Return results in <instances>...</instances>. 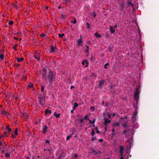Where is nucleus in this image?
Wrapping results in <instances>:
<instances>
[{"mask_svg":"<svg viewBox=\"0 0 159 159\" xmlns=\"http://www.w3.org/2000/svg\"><path fill=\"white\" fill-rule=\"evenodd\" d=\"M48 80L55 79L56 78V74L55 73L51 71H49L48 75Z\"/></svg>","mask_w":159,"mask_h":159,"instance_id":"obj_1","label":"nucleus"},{"mask_svg":"<svg viewBox=\"0 0 159 159\" xmlns=\"http://www.w3.org/2000/svg\"><path fill=\"white\" fill-rule=\"evenodd\" d=\"M139 86L137 87L136 88V92L134 93V98L135 100L137 101V99L139 98Z\"/></svg>","mask_w":159,"mask_h":159,"instance_id":"obj_2","label":"nucleus"},{"mask_svg":"<svg viewBox=\"0 0 159 159\" xmlns=\"http://www.w3.org/2000/svg\"><path fill=\"white\" fill-rule=\"evenodd\" d=\"M38 99L39 102V104L43 106L44 105L42 102H44L45 101V97L44 96H43L42 97H39Z\"/></svg>","mask_w":159,"mask_h":159,"instance_id":"obj_3","label":"nucleus"},{"mask_svg":"<svg viewBox=\"0 0 159 159\" xmlns=\"http://www.w3.org/2000/svg\"><path fill=\"white\" fill-rule=\"evenodd\" d=\"M121 6L122 11L124 13H125L126 11L127 10V8L125 7V3L122 2L120 5Z\"/></svg>","mask_w":159,"mask_h":159,"instance_id":"obj_4","label":"nucleus"},{"mask_svg":"<svg viewBox=\"0 0 159 159\" xmlns=\"http://www.w3.org/2000/svg\"><path fill=\"white\" fill-rule=\"evenodd\" d=\"M48 70L46 68H43L42 69V74L44 77H45L47 75Z\"/></svg>","mask_w":159,"mask_h":159,"instance_id":"obj_5","label":"nucleus"},{"mask_svg":"<svg viewBox=\"0 0 159 159\" xmlns=\"http://www.w3.org/2000/svg\"><path fill=\"white\" fill-rule=\"evenodd\" d=\"M34 57L35 59H37L38 61L39 60L40 55L38 52H36L34 53Z\"/></svg>","mask_w":159,"mask_h":159,"instance_id":"obj_6","label":"nucleus"},{"mask_svg":"<svg viewBox=\"0 0 159 159\" xmlns=\"http://www.w3.org/2000/svg\"><path fill=\"white\" fill-rule=\"evenodd\" d=\"M104 125H107V124L111 122V120H109L106 117H104Z\"/></svg>","mask_w":159,"mask_h":159,"instance_id":"obj_7","label":"nucleus"},{"mask_svg":"<svg viewBox=\"0 0 159 159\" xmlns=\"http://www.w3.org/2000/svg\"><path fill=\"white\" fill-rule=\"evenodd\" d=\"M43 132L44 134H45L48 131V127L46 125H43Z\"/></svg>","mask_w":159,"mask_h":159,"instance_id":"obj_8","label":"nucleus"},{"mask_svg":"<svg viewBox=\"0 0 159 159\" xmlns=\"http://www.w3.org/2000/svg\"><path fill=\"white\" fill-rule=\"evenodd\" d=\"M86 64V65L85 66V67H87L89 66V62L87 60H84L82 62V64L83 65H84L85 64Z\"/></svg>","mask_w":159,"mask_h":159,"instance_id":"obj_9","label":"nucleus"},{"mask_svg":"<svg viewBox=\"0 0 159 159\" xmlns=\"http://www.w3.org/2000/svg\"><path fill=\"white\" fill-rule=\"evenodd\" d=\"M104 80H100L98 84V87L100 88L104 84Z\"/></svg>","mask_w":159,"mask_h":159,"instance_id":"obj_10","label":"nucleus"},{"mask_svg":"<svg viewBox=\"0 0 159 159\" xmlns=\"http://www.w3.org/2000/svg\"><path fill=\"white\" fill-rule=\"evenodd\" d=\"M110 30L111 34H114L115 32V30L111 26H110Z\"/></svg>","mask_w":159,"mask_h":159,"instance_id":"obj_11","label":"nucleus"},{"mask_svg":"<svg viewBox=\"0 0 159 159\" xmlns=\"http://www.w3.org/2000/svg\"><path fill=\"white\" fill-rule=\"evenodd\" d=\"M86 48L84 49V51L86 53H88V54L87 55V57H88L89 54V47L87 45H86Z\"/></svg>","mask_w":159,"mask_h":159,"instance_id":"obj_12","label":"nucleus"},{"mask_svg":"<svg viewBox=\"0 0 159 159\" xmlns=\"http://www.w3.org/2000/svg\"><path fill=\"white\" fill-rule=\"evenodd\" d=\"M9 132H8L7 131H5L4 132L3 135H2V137H7L8 134H9Z\"/></svg>","mask_w":159,"mask_h":159,"instance_id":"obj_13","label":"nucleus"},{"mask_svg":"<svg viewBox=\"0 0 159 159\" xmlns=\"http://www.w3.org/2000/svg\"><path fill=\"white\" fill-rule=\"evenodd\" d=\"M51 48V51H50V53H52L55 52V50L56 49V48L53 46V45H52Z\"/></svg>","mask_w":159,"mask_h":159,"instance_id":"obj_14","label":"nucleus"},{"mask_svg":"<svg viewBox=\"0 0 159 159\" xmlns=\"http://www.w3.org/2000/svg\"><path fill=\"white\" fill-rule=\"evenodd\" d=\"M127 4L128 5V7L131 6V7L134 8V5L130 1H128L127 2Z\"/></svg>","mask_w":159,"mask_h":159,"instance_id":"obj_15","label":"nucleus"},{"mask_svg":"<svg viewBox=\"0 0 159 159\" xmlns=\"http://www.w3.org/2000/svg\"><path fill=\"white\" fill-rule=\"evenodd\" d=\"M125 120V123L122 122V124H123V127H125V128H126L127 127V120L126 119H124Z\"/></svg>","mask_w":159,"mask_h":159,"instance_id":"obj_16","label":"nucleus"},{"mask_svg":"<svg viewBox=\"0 0 159 159\" xmlns=\"http://www.w3.org/2000/svg\"><path fill=\"white\" fill-rule=\"evenodd\" d=\"M6 129L8 132H9L11 130V129L10 128V126L9 125L6 126Z\"/></svg>","mask_w":159,"mask_h":159,"instance_id":"obj_17","label":"nucleus"},{"mask_svg":"<svg viewBox=\"0 0 159 159\" xmlns=\"http://www.w3.org/2000/svg\"><path fill=\"white\" fill-rule=\"evenodd\" d=\"M101 152L100 151H98V152H95V155L96 156L98 157L99 156L101 155Z\"/></svg>","mask_w":159,"mask_h":159,"instance_id":"obj_18","label":"nucleus"},{"mask_svg":"<svg viewBox=\"0 0 159 159\" xmlns=\"http://www.w3.org/2000/svg\"><path fill=\"white\" fill-rule=\"evenodd\" d=\"M16 59L18 62H21L24 60V58L22 57H21L20 59L17 57H16Z\"/></svg>","mask_w":159,"mask_h":159,"instance_id":"obj_19","label":"nucleus"},{"mask_svg":"<svg viewBox=\"0 0 159 159\" xmlns=\"http://www.w3.org/2000/svg\"><path fill=\"white\" fill-rule=\"evenodd\" d=\"M113 126H115L116 127H118L120 126V124L119 122H117L116 123L114 122L113 123Z\"/></svg>","mask_w":159,"mask_h":159,"instance_id":"obj_20","label":"nucleus"},{"mask_svg":"<svg viewBox=\"0 0 159 159\" xmlns=\"http://www.w3.org/2000/svg\"><path fill=\"white\" fill-rule=\"evenodd\" d=\"M77 43L79 46H80L81 44L82 43V41L80 39H79L77 41Z\"/></svg>","mask_w":159,"mask_h":159,"instance_id":"obj_21","label":"nucleus"},{"mask_svg":"<svg viewBox=\"0 0 159 159\" xmlns=\"http://www.w3.org/2000/svg\"><path fill=\"white\" fill-rule=\"evenodd\" d=\"M54 115L57 118H59L60 117V114L59 113L57 114L56 112H55L54 113Z\"/></svg>","mask_w":159,"mask_h":159,"instance_id":"obj_22","label":"nucleus"},{"mask_svg":"<svg viewBox=\"0 0 159 159\" xmlns=\"http://www.w3.org/2000/svg\"><path fill=\"white\" fill-rule=\"evenodd\" d=\"M28 87L29 88H32L33 87V84L31 83H30L28 85Z\"/></svg>","mask_w":159,"mask_h":159,"instance_id":"obj_23","label":"nucleus"},{"mask_svg":"<svg viewBox=\"0 0 159 159\" xmlns=\"http://www.w3.org/2000/svg\"><path fill=\"white\" fill-rule=\"evenodd\" d=\"M95 36L96 37H99L101 38V34H98L97 33H96L95 34Z\"/></svg>","mask_w":159,"mask_h":159,"instance_id":"obj_24","label":"nucleus"},{"mask_svg":"<svg viewBox=\"0 0 159 159\" xmlns=\"http://www.w3.org/2000/svg\"><path fill=\"white\" fill-rule=\"evenodd\" d=\"M18 129L17 128H16L15 129V130L14 131V134L16 136L18 134Z\"/></svg>","mask_w":159,"mask_h":159,"instance_id":"obj_25","label":"nucleus"},{"mask_svg":"<svg viewBox=\"0 0 159 159\" xmlns=\"http://www.w3.org/2000/svg\"><path fill=\"white\" fill-rule=\"evenodd\" d=\"M119 148L120 149V152H123V149H124V147L123 146H122L121 145H120L119 146Z\"/></svg>","mask_w":159,"mask_h":159,"instance_id":"obj_26","label":"nucleus"},{"mask_svg":"<svg viewBox=\"0 0 159 159\" xmlns=\"http://www.w3.org/2000/svg\"><path fill=\"white\" fill-rule=\"evenodd\" d=\"M95 120H93V121H92L90 120H89V124H94V123L95 122Z\"/></svg>","mask_w":159,"mask_h":159,"instance_id":"obj_27","label":"nucleus"},{"mask_svg":"<svg viewBox=\"0 0 159 159\" xmlns=\"http://www.w3.org/2000/svg\"><path fill=\"white\" fill-rule=\"evenodd\" d=\"M1 114L3 115H5V114H6V111L4 110H2L1 111Z\"/></svg>","mask_w":159,"mask_h":159,"instance_id":"obj_28","label":"nucleus"},{"mask_svg":"<svg viewBox=\"0 0 159 159\" xmlns=\"http://www.w3.org/2000/svg\"><path fill=\"white\" fill-rule=\"evenodd\" d=\"M44 86H43L41 88V90L42 92H43L44 94V95H46V94L45 93V92L44 91Z\"/></svg>","mask_w":159,"mask_h":159,"instance_id":"obj_29","label":"nucleus"},{"mask_svg":"<svg viewBox=\"0 0 159 159\" xmlns=\"http://www.w3.org/2000/svg\"><path fill=\"white\" fill-rule=\"evenodd\" d=\"M5 156L6 157H10V154L9 153H6L5 154Z\"/></svg>","mask_w":159,"mask_h":159,"instance_id":"obj_30","label":"nucleus"},{"mask_svg":"<svg viewBox=\"0 0 159 159\" xmlns=\"http://www.w3.org/2000/svg\"><path fill=\"white\" fill-rule=\"evenodd\" d=\"M65 35V34L64 33H63L62 34H58V36L59 38H61L63 37Z\"/></svg>","mask_w":159,"mask_h":159,"instance_id":"obj_31","label":"nucleus"},{"mask_svg":"<svg viewBox=\"0 0 159 159\" xmlns=\"http://www.w3.org/2000/svg\"><path fill=\"white\" fill-rule=\"evenodd\" d=\"M95 134V132L94 131V130L93 129H92V132L91 133V135L92 137H93L94 135Z\"/></svg>","mask_w":159,"mask_h":159,"instance_id":"obj_32","label":"nucleus"},{"mask_svg":"<svg viewBox=\"0 0 159 159\" xmlns=\"http://www.w3.org/2000/svg\"><path fill=\"white\" fill-rule=\"evenodd\" d=\"M109 65V64L108 63H107L105 64L104 67L105 69H107V66Z\"/></svg>","mask_w":159,"mask_h":159,"instance_id":"obj_33","label":"nucleus"},{"mask_svg":"<svg viewBox=\"0 0 159 159\" xmlns=\"http://www.w3.org/2000/svg\"><path fill=\"white\" fill-rule=\"evenodd\" d=\"M90 109L92 111H94L95 109V107L94 106H91L90 108Z\"/></svg>","mask_w":159,"mask_h":159,"instance_id":"obj_34","label":"nucleus"},{"mask_svg":"<svg viewBox=\"0 0 159 159\" xmlns=\"http://www.w3.org/2000/svg\"><path fill=\"white\" fill-rule=\"evenodd\" d=\"M72 137V135H70L68 136L66 138V140L68 141L69 140V139Z\"/></svg>","mask_w":159,"mask_h":159,"instance_id":"obj_35","label":"nucleus"},{"mask_svg":"<svg viewBox=\"0 0 159 159\" xmlns=\"http://www.w3.org/2000/svg\"><path fill=\"white\" fill-rule=\"evenodd\" d=\"M108 48L109 51H110L111 52H112V48L111 47V46H109L108 47Z\"/></svg>","mask_w":159,"mask_h":159,"instance_id":"obj_36","label":"nucleus"},{"mask_svg":"<svg viewBox=\"0 0 159 159\" xmlns=\"http://www.w3.org/2000/svg\"><path fill=\"white\" fill-rule=\"evenodd\" d=\"M79 106L78 103L77 102H75L74 104V106L75 107H78Z\"/></svg>","mask_w":159,"mask_h":159,"instance_id":"obj_37","label":"nucleus"},{"mask_svg":"<svg viewBox=\"0 0 159 159\" xmlns=\"http://www.w3.org/2000/svg\"><path fill=\"white\" fill-rule=\"evenodd\" d=\"M15 34H17L18 36H21L22 35V34L20 32H19Z\"/></svg>","mask_w":159,"mask_h":159,"instance_id":"obj_38","label":"nucleus"},{"mask_svg":"<svg viewBox=\"0 0 159 159\" xmlns=\"http://www.w3.org/2000/svg\"><path fill=\"white\" fill-rule=\"evenodd\" d=\"M61 18L62 19L65 18L66 17V16L65 15H64L63 14H61Z\"/></svg>","mask_w":159,"mask_h":159,"instance_id":"obj_39","label":"nucleus"},{"mask_svg":"<svg viewBox=\"0 0 159 159\" xmlns=\"http://www.w3.org/2000/svg\"><path fill=\"white\" fill-rule=\"evenodd\" d=\"M0 58L2 59H3L4 58V55L2 54L0 55Z\"/></svg>","mask_w":159,"mask_h":159,"instance_id":"obj_40","label":"nucleus"},{"mask_svg":"<svg viewBox=\"0 0 159 159\" xmlns=\"http://www.w3.org/2000/svg\"><path fill=\"white\" fill-rule=\"evenodd\" d=\"M48 82H47V84H49V85H50L51 84H52V80H48Z\"/></svg>","mask_w":159,"mask_h":159,"instance_id":"obj_41","label":"nucleus"},{"mask_svg":"<svg viewBox=\"0 0 159 159\" xmlns=\"http://www.w3.org/2000/svg\"><path fill=\"white\" fill-rule=\"evenodd\" d=\"M115 129H114V128H113L112 129V133H111V134L113 136H114V132H115Z\"/></svg>","mask_w":159,"mask_h":159,"instance_id":"obj_42","label":"nucleus"},{"mask_svg":"<svg viewBox=\"0 0 159 159\" xmlns=\"http://www.w3.org/2000/svg\"><path fill=\"white\" fill-rule=\"evenodd\" d=\"M126 119H127V118H126H126H120V120H119V121H120V120H123V121H122V122H124V123H125V120H124V119H126Z\"/></svg>","mask_w":159,"mask_h":159,"instance_id":"obj_43","label":"nucleus"},{"mask_svg":"<svg viewBox=\"0 0 159 159\" xmlns=\"http://www.w3.org/2000/svg\"><path fill=\"white\" fill-rule=\"evenodd\" d=\"M13 23V21L12 20H10L9 22V24L10 25H12Z\"/></svg>","mask_w":159,"mask_h":159,"instance_id":"obj_44","label":"nucleus"},{"mask_svg":"<svg viewBox=\"0 0 159 159\" xmlns=\"http://www.w3.org/2000/svg\"><path fill=\"white\" fill-rule=\"evenodd\" d=\"M96 137L95 136V137H92L91 138V140L92 141H93L94 140H96Z\"/></svg>","mask_w":159,"mask_h":159,"instance_id":"obj_45","label":"nucleus"},{"mask_svg":"<svg viewBox=\"0 0 159 159\" xmlns=\"http://www.w3.org/2000/svg\"><path fill=\"white\" fill-rule=\"evenodd\" d=\"M71 23H73L74 24H75L76 23V19H75L74 20H73V21H72V22L71 21Z\"/></svg>","mask_w":159,"mask_h":159,"instance_id":"obj_46","label":"nucleus"},{"mask_svg":"<svg viewBox=\"0 0 159 159\" xmlns=\"http://www.w3.org/2000/svg\"><path fill=\"white\" fill-rule=\"evenodd\" d=\"M84 119L85 120H89V118L88 117V116H85L84 117Z\"/></svg>","mask_w":159,"mask_h":159,"instance_id":"obj_47","label":"nucleus"},{"mask_svg":"<svg viewBox=\"0 0 159 159\" xmlns=\"http://www.w3.org/2000/svg\"><path fill=\"white\" fill-rule=\"evenodd\" d=\"M107 116L108 117L110 118H111V114L109 113H107Z\"/></svg>","mask_w":159,"mask_h":159,"instance_id":"obj_48","label":"nucleus"},{"mask_svg":"<svg viewBox=\"0 0 159 159\" xmlns=\"http://www.w3.org/2000/svg\"><path fill=\"white\" fill-rule=\"evenodd\" d=\"M92 154H94V153H95V152H96V151L93 149H92Z\"/></svg>","mask_w":159,"mask_h":159,"instance_id":"obj_49","label":"nucleus"},{"mask_svg":"<svg viewBox=\"0 0 159 159\" xmlns=\"http://www.w3.org/2000/svg\"><path fill=\"white\" fill-rule=\"evenodd\" d=\"M45 142H46V143H48V144L49 145L50 144L49 143L50 142V141L49 140H45Z\"/></svg>","mask_w":159,"mask_h":159,"instance_id":"obj_50","label":"nucleus"},{"mask_svg":"<svg viewBox=\"0 0 159 159\" xmlns=\"http://www.w3.org/2000/svg\"><path fill=\"white\" fill-rule=\"evenodd\" d=\"M40 36L42 37H44L45 36V34H41Z\"/></svg>","mask_w":159,"mask_h":159,"instance_id":"obj_51","label":"nucleus"},{"mask_svg":"<svg viewBox=\"0 0 159 159\" xmlns=\"http://www.w3.org/2000/svg\"><path fill=\"white\" fill-rule=\"evenodd\" d=\"M14 65L15 66H16L17 67H18L20 65V64H19L18 63H16L14 64Z\"/></svg>","mask_w":159,"mask_h":159,"instance_id":"obj_52","label":"nucleus"},{"mask_svg":"<svg viewBox=\"0 0 159 159\" xmlns=\"http://www.w3.org/2000/svg\"><path fill=\"white\" fill-rule=\"evenodd\" d=\"M78 157V155L77 154H74V158H77Z\"/></svg>","mask_w":159,"mask_h":159,"instance_id":"obj_53","label":"nucleus"},{"mask_svg":"<svg viewBox=\"0 0 159 159\" xmlns=\"http://www.w3.org/2000/svg\"><path fill=\"white\" fill-rule=\"evenodd\" d=\"M108 106H109V102H107L105 104V106L107 107Z\"/></svg>","mask_w":159,"mask_h":159,"instance_id":"obj_54","label":"nucleus"},{"mask_svg":"<svg viewBox=\"0 0 159 159\" xmlns=\"http://www.w3.org/2000/svg\"><path fill=\"white\" fill-rule=\"evenodd\" d=\"M17 46V45L16 44L13 47V49H14L15 50H16Z\"/></svg>","mask_w":159,"mask_h":159,"instance_id":"obj_55","label":"nucleus"},{"mask_svg":"<svg viewBox=\"0 0 159 159\" xmlns=\"http://www.w3.org/2000/svg\"><path fill=\"white\" fill-rule=\"evenodd\" d=\"M48 109H46L45 111V114L46 115H47L48 113Z\"/></svg>","mask_w":159,"mask_h":159,"instance_id":"obj_56","label":"nucleus"},{"mask_svg":"<svg viewBox=\"0 0 159 159\" xmlns=\"http://www.w3.org/2000/svg\"><path fill=\"white\" fill-rule=\"evenodd\" d=\"M126 132H127V131L126 130H125L123 131V134H125V136L126 135Z\"/></svg>","mask_w":159,"mask_h":159,"instance_id":"obj_57","label":"nucleus"},{"mask_svg":"<svg viewBox=\"0 0 159 159\" xmlns=\"http://www.w3.org/2000/svg\"><path fill=\"white\" fill-rule=\"evenodd\" d=\"M96 13L95 12H93V15H92V16L93 17H96Z\"/></svg>","mask_w":159,"mask_h":159,"instance_id":"obj_58","label":"nucleus"},{"mask_svg":"<svg viewBox=\"0 0 159 159\" xmlns=\"http://www.w3.org/2000/svg\"><path fill=\"white\" fill-rule=\"evenodd\" d=\"M79 120L80 121V122L82 123L83 121V120L82 118L79 119Z\"/></svg>","mask_w":159,"mask_h":159,"instance_id":"obj_59","label":"nucleus"},{"mask_svg":"<svg viewBox=\"0 0 159 159\" xmlns=\"http://www.w3.org/2000/svg\"><path fill=\"white\" fill-rule=\"evenodd\" d=\"M86 24L87 25V28L88 29H89L90 28V26H89V23H86Z\"/></svg>","mask_w":159,"mask_h":159,"instance_id":"obj_60","label":"nucleus"},{"mask_svg":"<svg viewBox=\"0 0 159 159\" xmlns=\"http://www.w3.org/2000/svg\"><path fill=\"white\" fill-rule=\"evenodd\" d=\"M92 76H94V77H97V75L95 74V73H93L92 74Z\"/></svg>","mask_w":159,"mask_h":159,"instance_id":"obj_61","label":"nucleus"},{"mask_svg":"<svg viewBox=\"0 0 159 159\" xmlns=\"http://www.w3.org/2000/svg\"><path fill=\"white\" fill-rule=\"evenodd\" d=\"M16 135H14L13 134H12L11 135V137L13 138L14 139L16 137Z\"/></svg>","mask_w":159,"mask_h":159,"instance_id":"obj_62","label":"nucleus"},{"mask_svg":"<svg viewBox=\"0 0 159 159\" xmlns=\"http://www.w3.org/2000/svg\"><path fill=\"white\" fill-rule=\"evenodd\" d=\"M5 152V151L3 150H2L1 152V153L2 154L4 153Z\"/></svg>","mask_w":159,"mask_h":159,"instance_id":"obj_63","label":"nucleus"},{"mask_svg":"<svg viewBox=\"0 0 159 159\" xmlns=\"http://www.w3.org/2000/svg\"><path fill=\"white\" fill-rule=\"evenodd\" d=\"M133 106L134 108H136L137 106L136 104H133Z\"/></svg>","mask_w":159,"mask_h":159,"instance_id":"obj_64","label":"nucleus"}]
</instances>
